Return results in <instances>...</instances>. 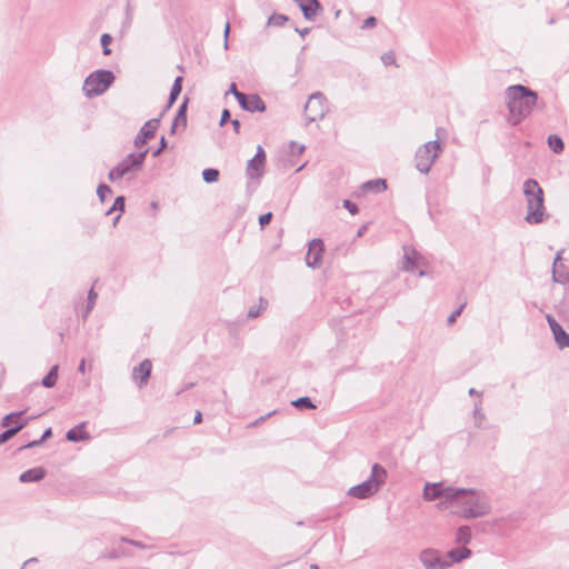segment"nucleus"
<instances>
[{"label": "nucleus", "mask_w": 569, "mask_h": 569, "mask_svg": "<svg viewBox=\"0 0 569 569\" xmlns=\"http://www.w3.org/2000/svg\"><path fill=\"white\" fill-rule=\"evenodd\" d=\"M451 507L465 519L481 518L490 513L491 503L486 492L473 488H456Z\"/></svg>", "instance_id": "nucleus-1"}, {"label": "nucleus", "mask_w": 569, "mask_h": 569, "mask_svg": "<svg viewBox=\"0 0 569 569\" xmlns=\"http://www.w3.org/2000/svg\"><path fill=\"white\" fill-rule=\"evenodd\" d=\"M506 99L509 110L508 122L511 126H517L531 113L538 94L528 87L515 84L506 89Z\"/></svg>", "instance_id": "nucleus-2"}, {"label": "nucleus", "mask_w": 569, "mask_h": 569, "mask_svg": "<svg viewBox=\"0 0 569 569\" xmlns=\"http://www.w3.org/2000/svg\"><path fill=\"white\" fill-rule=\"evenodd\" d=\"M523 194L527 202L526 222L539 224L547 217L543 199V190L535 179H527L523 182Z\"/></svg>", "instance_id": "nucleus-3"}, {"label": "nucleus", "mask_w": 569, "mask_h": 569, "mask_svg": "<svg viewBox=\"0 0 569 569\" xmlns=\"http://www.w3.org/2000/svg\"><path fill=\"white\" fill-rule=\"evenodd\" d=\"M386 480L387 470L381 465L375 463L371 468L370 477L366 481L351 487L348 490V495L357 499L370 498L379 491Z\"/></svg>", "instance_id": "nucleus-4"}, {"label": "nucleus", "mask_w": 569, "mask_h": 569, "mask_svg": "<svg viewBox=\"0 0 569 569\" xmlns=\"http://www.w3.org/2000/svg\"><path fill=\"white\" fill-rule=\"evenodd\" d=\"M113 81L114 74L112 71L100 69L86 78L82 91L86 97L93 98L106 92Z\"/></svg>", "instance_id": "nucleus-5"}, {"label": "nucleus", "mask_w": 569, "mask_h": 569, "mask_svg": "<svg viewBox=\"0 0 569 569\" xmlns=\"http://www.w3.org/2000/svg\"><path fill=\"white\" fill-rule=\"evenodd\" d=\"M457 487L446 486L445 482H427L423 488V499L426 501H433L442 499L437 507L445 510L451 507L455 498Z\"/></svg>", "instance_id": "nucleus-6"}, {"label": "nucleus", "mask_w": 569, "mask_h": 569, "mask_svg": "<svg viewBox=\"0 0 569 569\" xmlns=\"http://www.w3.org/2000/svg\"><path fill=\"white\" fill-rule=\"evenodd\" d=\"M148 152L149 149L146 148L139 153L128 154L114 168H112L109 171L108 179L113 182L118 179H121L131 171H139L143 166Z\"/></svg>", "instance_id": "nucleus-7"}, {"label": "nucleus", "mask_w": 569, "mask_h": 569, "mask_svg": "<svg viewBox=\"0 0 569 569\" xmlns=\"http://www.w3.org/2000/svg\"><path fill=\"white\" fill-rule=\"evenodd\" d=\"M440 152L441 146L438 140L428 141L419 147L415 156L417 170L428 173Z\"/></svg>", "instance_id": "nucleus-8"}, {"label": "nucleus", "mask_w": 569, "mask_h": 569, "mask_svg": "<svg viewBox=\"0 0 569 569\" xmlns=\"http://www.w3.org/2000/svg\"><path fill=\"white\" fill-rule=\"evenodd\" d=\"M328 111V100L320 91L312 93L305 104V114L308 123L322 119Z\"/></svg>", "instance_id": "nucleus-9"}, {"label": "nucleus", "mask_w": 569, "mask_h": 569, "mask_svg": "<svg viewBox=\"0 0 569 569\" xmlns=\"http://www.w3.org/2000/svg\"><path fill=\"white\" fill-rule=\"evenodd\" d=\"M419 560L426 569H447L451 566V562L441 557L438 550L431 548L422 550Z\"/></svg>", "instance_id": "nucleus-10"}, {"label": "nucleus", "mask_w": 569, "mask_h": 569, "mask_svg": "<svg viewBox=\"0 0 569 569\" xmlns=\"http://www.w3.org/2000/svg\"><path fill=\"white\" fill-rule=\"evenodd\" d=\"M266 152L261 146H258L257 153L251 158L246 168V174L249 179L259 180L264 173Z\"/></svg>", "instance_id": "nucleus-11"}, {"label": "nucleus", "mask_w": 569, "mask_h": 569, "mask_svg": "<svg viewBox=\"0 0 569 569\" xmlns=\"http://www.w3.org/2000/svg\"><path fill=\"white\" fill-rule=\"evenodd\" d=\"M323 253V242L321 239H312L309 242V249L306 256V263L310 268H319Z\"/></svg>", "instance_id": "nucleus-12"}, {"label": "nucleus", "mask_w": 569, "mask_h": 569, "mask_svg": "<svg viewBox=\"0 0 569 569\" xmlns=\"http://www.w3.org/2000/svg\"><path fill=\"white\" fill-rule=\"evenodd\" d=\"M159 119H150L142 126V128L134 138V146L137 148L143 147L148 142V140L154 137L156 131L159 127Z\"/></svg>", "instance_id": "nucleus-13"}, {"label": "nucleus", "mask_w": 569, "mask_h": 569, "mask_svg": "<svg viewBox=\"0 0 569 569\" xmlns=\"http://www.w3.org/2000/svg\"><path fill=\"white\" fill-rule=\"evenodd\" d=\"M546 319L552 331L555 341L559 349H565L569 347V333H567L563 328L557 322V320L551 316L547 315Z\"/></svg>", "instance_id": "nucleus-14"}, {"label": "nucleus", "mask_w": 569, "mask_h": 569, "mask_svg": "<svg viewBox=\"0 0 569 569\" xmlns=\"http://www.w3.org/2000/svg\"><path fill=\"white\" fill-rule=\"evenodd\" d=\"M238 103L249 112H263L266 110V103L258 94L240 96Z\"/></svg>", "instance_id": "nucleus-15"}, {"label": "nucleus", "mask_w": 569, "mask_h": 569, "mask_svg": "<svg viewBox=\"0 0 569 569\" xmlns=\"http://www.w3.org/2000/svg\"><path fill=\"white\" fill-rule=\"evenodd\" d=\"M152 370V363L149 359H144L139 366L132 370V379L139 388L146 386L149 381Z\"/></svg>", "instance_id": "nucleus-16"}, {"label": "nucleus", "mask_w": 569, "mask_h": 569, "mask_svg": "<svg viewBox=\"0 0 569 569\" xmlns=\"http://www.w3.org/2000/svg\"><path fill=\"white\" fill-rule=\"evenodd\" d=\"M86 422L77 425L74 428L68 430L66 438L68 441L78 442L91 439V436L86 431Z\"/></svg>", "instance_id": "nucleus-17"}, {"label": "nucleus", "mask_w": 569, "mask_h": 569, "mask_svg": "<svg viewBox=\"0 0 569 569\" xmlns=\"http://www.w3.org/2000/svg\"><path fill=\"white\" fill-rule=\"evenodd\" d=\"M46 470L42 467H37L22 472L19 477L21 482H36L44 478Z\"/></svg>", "instance_id": "nucleus-18"}, {"label": "nucleus", "mask_w": 569, "mask_h": 569, "mask_svg": "<svg viewBox=\"0 0 569 569\" xmlns=\"http://www.w3.org/2000/svg\"><path fill=\"white\" fill-rule=\"evenodd\" d=\"M471 556V550L467 547L462 548H455L447 552L446 559L448 562L455 563L460 562L461 560H465Z\"/></svg>", "instance_id": "nucleus-19"}, {"label": "nucleus", "mask_w": 569, "mask_h": 569, "mask_svg": "<svg viewBox=\"0 0 569 569\" xmlns=\"http://www.w3.org/2000/svg\"><path fill=\"white\" fill-rule=\"evenodd\" d=\"M403 250H405V256H403L402 269L405 271H412L418 266V261H417L418 253L415 249L409 248V247H405Z\"/></svg>", "instance_id": "nucleus-20"}, {"label": "nucleus", "mask_w": 569, "mask_h": 569, "mask_svg": "<svg viewBox=\"0 0 569 569\" xmlns=\"http://www.w3.org/2000/svg\"><path fill=\"white\" fill-rule=\"evenodd\" d=\"M361 189L365 192L380 193L387 189V182L385 179L369 180L361 186Z\"/></svg>", "instance_id": "nucleus-21"}, {"label": "nucleus", "mask_w": 569, "mask_h": 569, "mask_svg": "<svg viewBox=\"0 0 569 569\" xmlns=\"http://www.w3.org/2000/svg\"><path fill=\"white\" fill-rule=\"evenodd\" d=\"M28 423V419L14 425L11 428H8L0 435V446L13 438L21 429H23Z\"/></svg>", "instance_id": "nucleus-22"}, {"label": "nucleus", "mask_w": 569, "mask_h": 569, "mask_svg": "<svg viewBox=\"0 0 569 569\" xmlns=\"http://www.w3.org/2000/svg\"><path fill=\"white\" fill-rule=\"evenodd\" d=\"M470 540H471L470 527L460 526L457 530L456 542L463 545V547H465L466 545H468L470 542Z\"/></svg>", "instance_id": "nucleus-23"}, {"label": "nucleus", "mask_w": 569, "mask_h": 569, "mask_svg": "<svg viewBox=\"0 0 569 569\" xmlns=\"http://www.w3.org/2000/svg\"><path fill=\"white\" fill-rule=\"evenodd\" d=\"M182 80H183L182 77H177L174 79V82H173L172 88L170 90L167 108H170L174 103V101L177 100L178 96L180 94L181 89H182Z\"/></svg>", "instance_id": "nucleus-24"}, {"label": "nucleus", "mask_w": 569, "mask_h": 569, "mask_svg": "<svg viewBox=\"0 0 569 569\" xmlns=\"http://www.w3.org/2000/svg\"><path fill=\"white\" fill-rule=\"evenodd\" d=\"M58 369H59L58 365H54L53 367H51L49 372L44 376V378L41 381L43 387H46V388L54 387L57 379H58Z\"/></svg>", "instance_id": "nucleus-25"}, {"label": "nucleus", "mask_w": 569, "mask_h": 569, "mask_svg": "<svg viewBox=\"0 0 569 569\" xmlns=\"http://www.w3.org/2000/svg\"><path fill=\"white\" fill-rule=\"evenodd\" d=\"M187 103H188V100L186 99L183 101V103L178 109L177 116L174 118V122H173L172 128H171V132L172 133L174 132L176 127L178 126L179 122H182V124L184 127L187 126V116H186Z\"/></svg>", "instance_id": "nucleus-26"}, {"label": "nucleus", "mask_w": 569, "mask_h": 569, "mask_svg": "<svg viewBox=\"0 0 569 569\" xmlns=\"http://www.w3.org/2000/svg\"><path fill=\"white\" fill-rule=\"evenodd\" d=\"M26 411H16V412H10L8 415H6L2 419H1V427H8L10 423H19L21 422L22 420H19L21 418V416Z\"/></svg>", "instance_id": "nucleus-27"}, {"label": "nucleus", "mask_w": 569, "mask_h": 569, "mask_svg": "<svg viewBox=\"0 0 569 569\" xmlns=\"http://www.w3.org/2000/svg\"><path fill=\"white\" fill-rule=\"evenodd\" d=\"M300 9L303 13V17L307 20H313L316 18V16L318 14V11L321 10V7L316 8L312 3H309V1H307V3L301 4Z\"/></svg>", "instance_id": "nucleus-28"}, {"label": "nucleus", "mask_w": 569, "mask_h": 569, "mask_svg": "<svg viewBox=\"0 0 569 569\" xmlns=\"http://www.w3.org/2000/svg\"><path fill=\"white\" fill-rule=\"evenodd\" d=\"M548 144L550 149L556 153H560L565 148L562 139L556 134L548 137Z\"/></svg>", "instance_id": "nucleus-29"}, {"label": "nucleus", "mask_w": 569, "mask_h": 569, "mask_svg": "<svg viewBox=\"0 0 569 569\" xmlns=\"http://www.w3.org/2000/svg\"><path fill=\"white\" fill-rule=\"evenodd\" d=\"M122 556H130L129 552H127L126 550L123 549H110V550H106L103 551L99 558H102V559H109V560H113V559H118Z\"/></svg>", "instance_id": "nucleus-30"}, {"label": "nucleus", "mask_w": 569, "mask_h": 569, "mask_svg": "<svg viewBox=\"0 0 569 569\" xmlns=\"http://www.w3.org/2000/svg\"><path fill=\"white\" fill-rule=\"evenodd\" d=\"M473 417L475 423L477 427H482L483 421L486 420V416L481 410V400L475 403L473 408Z\"/></svg>", "instance_id": "nucleus-31"}, {"label": "nucleus", "mask_w": 569, "mask_h": 569, "mask_svg": "<svg viewBox=\"0 0 569 569\" xmlns=\"http://www.w3.org/2000/svg\"><path fill=\"white\" fill-rule=\"evenodd\" d=\"M202 179H203L207 183L216 182V181H218V179H219V171H218L217 169H213V168L204 169V170L202 171Z\"/></svg>", "instance_id": "nucleus-32"}, {"label": "nucleus", "mask_w": 569, "mask_h": 569, "mask_svg": "<svg viewBox=\"0 0 569 569\" xmlns=\"http://www.w3.org/2000/svg\"><path fill=\"white\" fill-rule=\"evenodd\" d=\"M292 406H295L298 409H315L316 406L312 403L311 399L309 397H301L297 400L292 401Z\"/></svg>", "instance_id": "nucleus-33"}, {"label": "nucleus", "mask_w": 569, "mask_h": 569, "mask_svg": "<svg viewBox=\"0 0 569 569\" xmlns=\"http://www.w3.org/2000/svg\"><path fill=\"white\" fill-rule=\"evenodd\" d=\"M288 20V17L280 13H274L268 19L269 26H282Z\"/></svg>", "instance_id": "nucleus-34"}, {"label": "nucleus", "mask_w": 569, "mask_h": 569, "mask_svg": "<svg viewBox=\"0 0 569 569\" xmlns=\"http://www.w3.org/2000/svg\"><path fill=\"white\" fill-rule=\"evenodd\" d=\"M96 299H97V293L91 288L89 293H88V302H87V308H86V312L83 315V318H87L88 315L90 313V311L93 309V307L96 305Z\"/></svg>", "instance_id": "nucleus-35"}, {"label": "nucleus", "mask_w": 569, "mask_h": 569, "mask_svg": "<svg viewBox=\"0 0 569 569\" xmlns=\"http://www.w3.org/2000/svg\"><path fill=\"white\" fill-rule=\"evenodd\" d=\"M124 197L122 196H119L116 198L114 202H113V206L106 212V214H110L112 211H120V212H123L124 211Z\"/></svg>", "instance_id": "nucleus-36"}, {"label": "nucleus", "mask_w": 569, "mask_h": 569, "mask_svg": "<svg viewBox=\"0 0 569 569\" xmlns=\"http://www.w3.org/2000/svg\"><path fill=\"white\" fill-rule=\"evenodd\" d=\"M101 46H102V52L104 56H109L111 53V50L109 49V44L112 41V38L109 33H103L101 36Z\"/></svg>", "instance_id": "nucleus-37"}, {"label": "nucleus", "mask_w": 569, "mask_h": 569, "mask_svg": "<svg viewBox=\"0 0 569 569\" xmlns=\"http://www.w3.org/2000/svg\"><path fill=\"white\" fill-rule=\"evenodd\" d=\"M260 307L259 308H256V307H251L248 311V317L249 318H257L260 312H261V309H266L267 307V301L263 299V298H260Z\"/></svg>", "instance_id": "nucleus-38"}, {"label": "nucleus", "mask_w": 569, "mask_h": 569, "mask_svg": "<svg viewBox=\"0 0 569 569\" xmlns=\"http://www.w3.org/2000/svg\"><path fill=\"white\" fill-rule=\"evenodd\" d=\"M111 192V188L104 183L99 184L97 188V194L102 202L106 200L107 194Z\"/></svg>", "instance_id": "nucleus-39"}, {"label": "nucleus", "mask_w": 569, "mask_h": 569, "mask_svg": "<svg viewBox=\"0 0 569 569\" xmlns=\"http://www.w3.org/2000/svg\"><path fill=\"white\" fill-rule=\"evenodd\" d=\"M381 61L385 66H391L396 63V58L393 52H386L381 56Z\"/></svg>", "instance_id": "nucleus-40"}, {"label": "nucleus", "mask_w": 569, "mask_h": 569, "mask_svg": "<svg viewBox=\"0 0 569 569\" xmlns=\"http://www.w3.org/2000/svg\"><path fill=\"white\" fill-rule=\"evenodd\" d=\"M343 207L351 213V214H356L358 213V206L350 201V200H345L343 201Z\"/></svg>", "instance_id": "nucleus-41"}, {"label": "nucleus", "mask_w": 569, "mask_h": 569, "mask_svg": "<svg viewBox=\"0 0 569 569\" xmlns=\"http://www.w3.org/2000/svg\"><path fill=\"white\" fill-rule=\"evenodd\" d=\"M272 219V213L271 212H267L264 214H261L259 217V224L261 226V228H264L268 223H270Z\"/></svg>", "instance_id": "nucleus-42"}, {"label": "nucleus", "mask_w": 569, "mask_h": 569, "mask_svg": "<svg viewBox=\"0 0 569 569\" xmlns=\"http://www.w3.org/2000/svg\"><path fill=\"white\" fill-rule=\"evenodd\" d=\"M465 305H461L458 309H456L449 317H448V323L452 325L457 318L460 316Z\"/></svg>", "instance_id": "nucleus-43"}, {"label": "nucleus", "mask_w": 569, "mask_h": 569, "mask_svg": "<svg viewBox=\"0 0 569 569\" xmlns=\"http://www.w3.org/2000/svg\"><path fill=\"white\" fill-rule=\"evenodd\" d=\"M376 24H377V19H376L375 17H369V18H367V19L363 21V23H362L361 28H362V29H369V28H373V27H376Z\"/></svg>", "instance_id": "nucleus-44"}, {"label": "nucleus", "mask_w": 569, "mask_h": 569, "mask_svg": "<svg viewBox=\"0 0 569 569\" xmlns=\"http://www.w3.org/2000/svg\"><path fill=\"white\" fill-rule=\"evenodd\" d=\"M121 541L127 542L129 545H132L134 547H138L140 549H144L146 548V545L142 543L141 541H138V540H132V539H128V538L122 537Z\"/></svg>", "instance_id": "nucleus-45"}, {"label": "nucleus", "mask_w": 569, "mask_h": 569, "mask_svg": "<svg viewBox=\"0 0 569 569\" xmlns=\"http://www.w3.org/2000/svg\"><path fill=\"white\" fill-rule=\"evenodd\" d=\"M166 147H167V140L164 137H161L159 148L152 152V156L158 157Z\"/></svg>", "instance_id": "nucleus-46"}, {"label": "nucleus", "mask_w": 569, "mask_h": 569, "mask_svg": "<svg viewBox=\"0 0 569 569\" xmlns=\"http://www.w3.org/2000/svg\"><path fill=\"white\" fill-rule=\"evenodd\" d=\"M230 120V111L228 109H223L220 119V126H224Z\"/></svg>", "instance_id": "nucleus-47"}, {"label": "nucleus", "mask_w": 569, "mask_h": 569, "mask_svg": "<svg viewBox=\"0 0 569 569\" xmlns=\"http://www.w3.org/2000/svg\"><path fill=\"white\" fill-rule=\"evenodd\" d=\"M229 92H230V93H232V94L234 96V98L237 99V101H239V97H240V96H243V94H244L243 92H240V91L237 89L236 83H231V84H230Z\"/></svg>", "instance_id": "nucleus-48"}, {"label": "nucleus", "mask_w": 569, "mask_h": 569, "mask_svg": "<svg viewBox=\"0 0 569 569\" xmlns=\"http://www.w3.org/2000/svg\"><path fill=\"white\" fill-rule=\"evenodd\" d=\"M230 33V22H226L224 30H223V37H224V49H228V38Z\"/></svg>", "instance_id": "nucleus-49"}, {"label": "nucleus", "mask_w": 569, "mask_h": 569, "mask_svg": "<svg viewBox=\"0 0 569 569\" xmlns=\"http://www.w3.org/2000/svg\"><path fill=\"white\" fill-rule=\"evenodd\" d=\"M126 24L127 26H130L131 21H132V9L130 7V4L127 6L126 8Z\"/></svg>", "instance_id": "nucleus-50"}, {"label": "nucleus", "mask_w": 569, "mask_h": 569, "mask_svg": "<svg viewBox=\"0 0 569 569\" xmlns=\"http://www.w3.org/2000/svg\"><path fill=\"white\" fill-rule=\"evenodd\" d=\"M42 442H43V441H42L41 439H39V440H33V441H31V442H29V443H27V445L22 446V447L20 448V450H22V449H29V448H33V447H38V446H40Z\"/></svg>", "instance_id": "nucleus-51"}, {"label": "nucleus", "mask_w": 569, "mask_h": 569, "mask_svg": "<svg viewBox=\"0 0 569 569\" xmlns=\"http://www.w3.org/2000/svg\"><path fill=\"white\" fill-rule=\"evenodd\" d=\"M52 436V430L51 428H48L44 430L43 435L41 436V440L42 441H46L48 438H50Z\"/></svg>", "instance_id": "nucleus-52"}, {"label": "nucleus", "mask_w": 569, "mask_h": 569, "mask_svg": "<svg viewBox=\"0 0 569 569\" xmlns=\"http://www.w3.org/2000/svg\"><path fill=\"white\" fill-rule=\"evenodd\" d=\"M298 149V152L301 153L305 150L303 146H298L296 142H291V150L295 152V150Z\"/></svg>", "instance_id": "nucleus-53"}, {"label": "nucleus", "mask_w": 569, "mask_h": 569, "mask_svg": "<svg viewBox=\"0 0 569 569\" xmlns=\"http://www.w3.org/2000/svg\"><path fill=\"white\" fill-rule=\"evenodd\" d=\"M231 124H232V127H233L234 132H236V133H239V130H240V121H239V120H237V119H234V120H232V121H231Z\"/></svg>", "instance_id": "nucleus-54"}, {"label": "nucleus", "mask_w": 569, "mask_h": 569, "mask_svg": "<svg viewBox=\"0 0 569 569\" xmlns=\"http://www.w3.org/2000/svg\"><path fill=\"white\" fill-rule=\"evenodd\" d=\"M201 421H202V413L200 411H196L193 422L197 425V423H200Z\"/></svg>", "instance_id": "nucleus-55"}, {"label": "nucleus", "mask_w": 569, "mask_h": 569, "mask_svg": "<svg viewBox=\"0 0 569 569\" xmlns=\"http://www.w3.org/2000/svg\"><path fill=\"white\" fill-rule=\"evenodd\" d=\"M78 371L81 372V373H84L86 372V360L82 359L79 363V367H78Z\"/></svg>", "instance_id": "nucleus-56"}, {"label": "nucleus", "mask_w": 569, "mask_h": 569, "mask_svg": "<svg viewBox=\"0 0 569 569\" xmlns=\"http://www.w3.org/2000/svg\"><path fill=\"white\" fill-rule=\"evenodd\" d=\"M296 30L299 32V34H300L301 37H305V36H306V34H308V33H309V31H310V29H309V28H305V29H302V30H299V29H296Z\"/></svg>", "instance_id": "nucleus-57"}, {"label": "nucleus", "mask_w": 569, "mask_h": 569, "mask_svg": "<svg viewBox=\"0 0 569 569\" xmlns=\"http://www.w3.org/2000/svg\"><path fill=\"white\" fill-rule=\"evenodd\" d=\"M469 395H470V396H478V397H480V396H481V392H478L475 388H471V389L469 390Z\"/></svg>", "instance_id": "nucleus-58"}, {"label": "nucleus", "mask_w": 569, "mask_h": 569, "mask_svg": "<svg viewBox=\"0 0 569 569\" xmlns=\"http://www.w3.org/2000/svg\"><path fill=\"white\" fill-rule=\"evenodd\" d=\"M36 561H37V558H30V559H28V560L23 563V566H27V565H28V563H30V562H31V563H34Z\"/></svg>", "instance_id": "nucleus-59"}, {"label": "nucleus", "mask_w": 569, "mask_h": 569, "mask_svg": "<svg viewBox=\"0 0 569 569\" xmlns=\"http://www.w3.org/2000/svg\"><path fill=\"white\" fill-rule=\"evenodd\" d=\"M310 569H320V568H319V566H318V565H316V563H311V565H310Z\"/></svg>", "instance_id": "nucleus-60"}, {"label": "nucleus", "mask_w": 569, "mask_h": 569, "mask_svg": "<svg viewBox=\"0 0 569 569\" xmlns=\"http://www.w3.org/2000/svg\"><path fill=\"white\" fill-rule=\"evenodd\" d=\"M191 387H193V383H188V385H186V387L183 388V390H187V389H189V388H191Z\"/></svg>", "instance_id": "nucleus-61"}, {"label": "nucleus", "mask_w": 569, "mask_h": 569, "mask_svg": "<svg viewBox=\"0 0 569 569\" xmlns=\"http://www.w3.org/2000/svg\"><path fill=\"white\" fill-rule=\"evenodd\" d=\"M120 219V214H118L114 219H113V224H116L118 222V220Z\"/></svg>", "instance_id": "nucleus-62"}, {"label": "nucleus", "mask_w": 569, "mask_h": 569, "mask_svg": "<svg viewBox=\"0 0 569 569\" xmlns=\"http://www.w3.org/2000/svg\"><path fill=\"white\" fill-rule=\"evenodd\" d=\"M264 419H266V417H260V418L256 421V423H259V422L263 421Z\"/></svg>", "instance_id": "nucleus-63"}, {"label": "nucleus", "mask_w": 569, "mask_h": 569, "mask_svg": "<svg viewBox=\"0 0 569 569\" xmlns=\"http://www.w3.org/2000/svg\"><path fill=\"white\" fill-rule=\"evenodd\" d=\"M363 230H365V227H363V228H361V229L358 231V236H362Z\"/></svg>", "instance_id": "nucleus-64"}]
</instances>
